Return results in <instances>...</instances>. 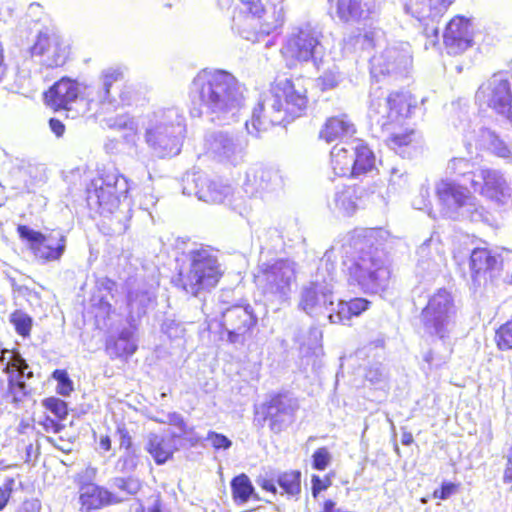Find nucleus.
<instances>
[{
	"label": "nucleus",
	"instance_id": "1",
	"mask_svg": "<svg viewBox=\"0 0 512 512\" xmlns=\"http://www.w3.org/2000/svg\"><path fill=\"white\" fill-rule=\"evenodd\" d=\"M388 236L384 229H369L345 239L336 248V259H342L343 272L350 286L366 294L384 292L390 283L391 270L382 243Z\"/></svg>",
	"mask_w": 512,
	"mask_h": 512
},
{
	"label": "nucleus",
	"instance_id": "2",
	"mask_svg": "<svg viewBox=\"0 0 512 512\" xmlns=\"http://www.w3.org/2000/svg\"><path fill=\"white\" fill-rule=\"evenodd\" d=\"M190 113L207 115L213 122L230 124L244 106L242 86L236 77L220 69H203L189 86Z\"/></svg>",
	"mask_w": 512,
	"mask_h": 512
},
{
	"label": "nucleus",
	"instance_id": "3",
	"mask_svg": "<svg viewBox=\"0 0 512 512\" xmlns=\"http://www.w3.org/2000/svg\"><path fill=\"white\" fill-rule=\"evenodd\" d=\"M129 184L118 171H108L91 180L87 186V204L101 217V227L110 235H121L131 218L130 204L126 199Z\"/></svg>",
	"mask_w": 512,
	"mask_h": 512
},
{
	"label": "nucleus",
	"instance_id": "4",
	"mask_svg": "<svg viewBox=\"0 0 512 512\" xmlns=\"http://www.w3.org/2000/svg\"><path fill=\"white\" fill-rule=\"evenodd\" d=\"M305 90L296 88L290 79L279 80L263 93L245 127L248 134L260 137L274 125H281L300 117L307 107Z\"/></svg>",
	"mask_w": 512,
	"mask_h": 512
},
{
	"label": "nucleus",
	"instance_id": "5",
	"mask_svg": "<svg viewBox=\"0 0 512 512\" xmlns=\"http://www.w3.org/2000/svg\"><path fill=\"white\" fill-rule=\"evenodd\" d=\"M122 78L123 74L119 69L108 68L101 73L99 86L89 88L77 80L62 77L44 93V100L55 111H71L72 105L81 95H86L89 102L97 103L103 110L113 111L121 105L130 104V98L124 91L118 96L112 92L113 85Z\"/></svg>",
	"mask_w": 512,
	"mask_h": 512
},
{
	"label": "nucleus",
	"instance_id": "6",
	"mask_svg": "<svg viewBox=\"0 0 512 512\" xmlns=\"http://www.w3.org/2000/svg\"><path fill=\"white\" fill-rule=\"evenodd\" d=\"M144 141L158 158L177 156L187 133L186 118L178 107L158 108L141 119Z\"/></svg>",
	"mask_w": 512,
	"mask_h": 512
},
{
	"label": "nucleus",
	"instance_id": "7",
	"mask_svg": "<svg viewBox=\"0 0 512 512\" xmlns=\"http://www.w3.org/2000/svg\"><path fill=\"white\" fill-rule=\"evenodd\" d=\"M189 265L182 267L172 279L173 284L195 297L213 289L223 271L216 252L209 246H200L187 252Z\"/></svg>",
	"mask_w": 512,
	"mask_h": 512
},
{
	"label": "nucleus",
	"instance_id": "8",
	"mask_svg": "<svg viewBox=\"0 0 512 512\" xmlns=\"http://www.w3.org/2000/svg\"><path fill=\"white\" fill-rule=\"evenodd\" d=\"M335 273L336 248L330 247L320 260L314 280L301 292L300 307L310 316L329 320V313L335 312Z\"/></svg>",
	"mask_w": 512,
	"mask_h": 512
},
{
	"label": "nucleus",
	"instance_id": "9",
	"mask_svg": "<svg viewBox=\"0 0 512 512\" xmlns=\"http://www.w3.org/2000/svg\"><path fill=\"white\" fill-rule=\"evenodd\" d=\"M436 193L446 217L491 224V213L468 188L452 180H442L436 186Z\"/></svg>",
	"mask_w": 512,
	"mask_h": 512
},
{
	"label": "nucleus",
	"instance_id": "10",
	"mask_svg": "<svg viewBox=\"0 0 512 512\" xmlns=\"http://www.w3.org/2000/svg\"><path fill=\"white\" fill-rule=\"evenodd\" d=\"M295 261L289 258L260 260L254 273L258 290L272 302H284L296 280Z\"/></svg>",
	"mask_w": 512,
	"mask_h": 512
},
{
	"label": "nucleus",
	"instance_id": "11",
	"mask_svg": "<svg viewBox=\"0 0 512 512\" xmlns=\"http://www.w3.org/2000/svg\"><path fill=\"white\" fill-rule=\"evenodd\" d=\"M412 107L408 93L394 92L386 95L384 90L372 84L369 93L368 117L373 125L389 130L394 124H401L410 114Z\"/></svg>",
	"mask_w": 512,
	"mask_h": 512
},
{
	"label": "nucleus",
	"instance_id": "12",
	"mask_svg": "<svg viewBox=\"0 0 512 512\" xmlns=\"http://www.w3.org/2000/svg\"><path fill=\"white\" fill-rule=\"evenodd\" d=\"M248 138L239 131L218 130L207 133L204 150L208 157L224 165L236 167L247 156Z\"/></svg>",
	"mask_w": 512,
	"mask_h": 512
},
{
	"label": "nucleus",
	"instance_id": "13",
	"mask_svg": "<svg viewBox=\"0 0 512 512\" xmlns=\"http://www.w3.org/2000/svg\"><path fill=\"white\" fill-rule=\"evenodd\" d=\"M456 308L450 292L439 289L429 297L420 314L425 332L431 336L445 339L454 325Z\"/></svg>",
	"mask_w": 512,
	"mask_h": 512
},
{
	"label": "nucleus",
	"instance_id": "14",
	"mask_svg": "<svg viewBox=\"0 0 512 512\" xmlns=\"http://www.w3.org/2000/svg\"><path fill=\"white\" fill-rule=\"evenodd\" d=\"M454 2L455 0H404L405 13L423 27L426 49L439 42V22Z\"/></svg>",
	"mask_w": 512,
	"mask_h": 512
},
{
	"label": "nucleus",
	"instance_id": "15",
	"mask_svg": "<svg viewBox=\"0 0 512 512\" xmlns=\"http://www.w3.org/2000/svg\"><path fill=\"white\" fill-rule=\"evenodd\" d=\"M476 104L491 108L512 125V89L505 73L493 74L475 93Z\"/></svg>",
	"mask_w": 512,
	"mask_h": 512
},
{
	"label": "nucleus",
	"instance_id": "16",
	"mask_svg": "<svg viewBox=\"0 0 512 512\" xmlns=\"http://www.w3.org/2000/svg\"><path fill=\"white\" fill-rule=\"evenodd\" d=\"M258 317L251 305H232L221 312L220 338L235 346H244L251 338Z\"/></svg>",
	"mask_w": 512,
	"mask_h": 512
},
{
	"label": "nucleus",
	"instance_id": "17",
	"mask_svg": "<svg viewBox=\"0 0 512 512\" xmlns=\"http://www.w3.org/2000/svg\"><path fill=\"white\" fill-rule=\"evenodd\" d=\"M412 65L411 46L407 42L389 44L370 60V73L373 78L390 76L403 77L408 74Z\"/></svg>",
	"mask_w": 512,
	"mask_h": 512
},
{
	"label": "nucleus",
	"instance_id": "18",
	"mask_svg": "<svg viewBox=\"0 0 512 512\" xmlns=\"http://www.w3.org/2000/svg\"><path fill=\"white\" fill-rule=\"evenodd\" d=\"M471 186L474 192L497 207L507 209L512 205V188L500 170L488 167L476 169Z\"/></svg>",
	"mask_w": 512,
	"mask_h": 512
},
{
	"label": "nucleus",
	"instance_id": "19",
	"mask_svg": "<svg viewBox=\"0 0 512 512\" xmlns=\"http://www.w3.org/2000/svg\"><path fill=\"white\" fill-rule=\"evenodd\" d=\"M321 33L310 25L296 28L288 37L283 53L292 59L307 62L316 61L322 54Z\"/></svg>",
	"mask_w": 512,
	"mask_h": 512
},
{
	"label": "nucleus",
	"instance_id": "20",
	"mask_svg": "<svg viewBox=\"0 0 512 512\" xmlns=\"http://www.w3.org/2000/svg\"><path fill=\"white\" fill-rule=\"evenodd\" d=\"M195 184L193 193L203 202L210 204L226 203L241 216L248 214L249 209L243 204V200L234 199L233 188L230 185L208 179L203 175H193Z\"/></svg>",
	"mask_w": 512,
	"mask_h": 512
},
{
	"label": "nucleus",
	"instance_id": "21",
	"mask_svg": "<svg viewBox=\"0 0 512 512\" xmlns=\"http://www.w3.org/2000/svg\"><path fill=\"white\" fill-rule=\"evenodd\" d=\"M298 409L297 399L288 393L272 396L263 406L265 419L269 420V427L274 433H280L291 425Z\"/></svg>",
	"mask_w": 512,
	"mask_h": 512
},
{
	"label": "nucleus",
	"instance_id": "22",
	"mask_svg": "<svg viewBox=\"0 0 512 512\" xmlns=\"http://www.w3.org/2000/svg\"><path fill=\"white\" fill-rule=\"evenodd\" d=\"M282 186L283 178L280 170L261 164L250 166L243 181V190L250 197L262 196L263 193L276 191Z\"/></svg>",
	"mask_w": 512,
	"mask_h": 512
},
{
	"label": "nucleus",
	"instance_id": "23",
	"mask_svg": "<svg viewBox=\"0 0 512 512\" xmlns=\"http://www.w3.org/2000/svg\"><path fill=\"white\" fill-rule=\"evenodd\" d=\"M31 55L39 57V62L47 68L61 67L66 63L69 48L55 33L40 32L31 48Z\"/></svg>",
	"mask_w": 512,
	"mask_h": 512
},
{
	"label": "nucleus",
	"instance_id": "24",
	"mask_svg": "<svg viewBox=\"0 0 512 512\" xmlns=\"http://www.w3.org/2000/svg\"><path fill=\"white\" fill-rule=\"evenodd\" d=\"M242 9L260 20V33L269 35L283 25L284 13L281 5L270 0H240Z\"/></svg>",
	"mask_w": 512,
	"mask_h": 512
},
{
	"label": "nucleus",
	"instance_id": "25",
	"mask_svg": "<svg viewBox=\"0 0 512 512\" xmlns=\"http://www.w3.org/2000/svg\"><path fill=\"white\" fill-rule=\"evenodd\" d=\"M443 42L450 55L462 54L471 47L473 31L470 20L460 15L452 18L446 25Z\"/></svg>",
	"mask_w": 512,
	"mask_h": 512
},
{
	"label": "nucleus",
	"instance_id": "26",
	"mask_svg": "<svg viewBox=\"0 0 512 512\" xmlns=\"http://www.w3.org/2000/svg\"><path fill=\"white\" fill-rule=\"evenodd\" d=\"M0 362L4 365V372L9 375L8 385L14 398L19 393L26 394L25 379L33 377L31 371H27L28 364L18 351L3 349L0 355Z\"/></svg>",
	"mask_w": 512,
	"mask_h": 512
},
{
	"label": "nucleus",
	"instance_id": "27",
	"mask_svg": "<svg viewBox=\"0 0 512 512\" xmlns=\"http://www.w3.org/2000/svg\"><path fill=\"white\" fill-rule=\"evenodd\" d=\"M448 122L469 144L477 137L466 102L459 100L451 103Z\"/></svg>",
	"mask_w": 512,
	"mask_h": 512
},
{
	"label": "nucleus",
	"instance_id": "28",
	"mask_svg": "<svg viewBox=\"0 0 512 512\" xmlns=\"http://www.w3.org/2000/svg\"><path fill=\"white\" fill-rule=\"evenodd\" d=\"M155 300V292L146 284L130 288L127 295L129 321L134 322L146 314L147 308Z\"/></svg>",
	"mask_w": 512,
	"mask_h": 512
},
{
	"label": "nucleus",
	"instance_id": "29",
	"mask_svg": "<svg viewBox=\"0 0 512 512\" xmlns=\"http://www.w3.org/2000/svg\"><path fill=\"white\" fill-rule=\"evenodd\" d=\"M373 3L369 0H337L336 15L344 23H355L369 18Z\"/></svg>",
	"mask_w": 512,
	"mask_h": 512
},
{
	"label": "nucleus",
	"instance_id": "30",
	"mask_svg": "<svg viewBox=\"0 0 512 512\" xmlns=\"http://www.w3.org/2000/svg\"><path fill=\"white\" fill-rule=\"evenodd\" d=\"M66 248V238L60 232L43 235L37 244H34V255L44 261L59 260Z\"/></svg>",
	"mask_w": 512,
	"mask_h": 512
},
{
	"label": "nucleus",
	"instance_id": "31",
	"mask_svg": "<svg viewBox=\"0 0 512 512\" xmlns=\"http://www.w3.org/2000/svg\"><path fill=\"white\" fill-rule=\"evenodd\" d=\"M80 502L86 511L100 509L116 502L114 495L96 484H83L80 487Z\"/></svg>",
	"mask_w": 512,
	"mask_h": 512
},
{
	"label": "nucleus",
	"instance_id": "32",
	"mask_svg": "<svg viewBox=\"0 0 512 512\" xmlns=\"http://www.w3.org/2000/svg\"><path fill=\"white\" fill-rule=\"evenodd\" d=\"M474 142L476 145L490 151L495 156L512 162V143L509 145L506 144L494 131L486 127H481L477 132V137Z\"/></svg>",
	"mask_w": 512,
	"mask_h": 512
},
{
	"label": "nucleus",
	"instance_id": "33",
	"mask_svg": "<svg viewBox=\"0 0 512 512\" xmlns=\"http://www.w3.org/2000/svg\"><path fill=\"white\" fill-rule=\"evenodd\" d=\"M350 146L352 152L353 176L371 172L375 168L376 157L373 151L362 140H354Z\"/></svg>",
	"mask_w": 512,
	"mask_h": 512
},
{
	"label": "nucleus",
	"instance_id": "34",
	"mask_svg": "<svg viewBox=\"0 0 512 512\" xmlns=\"http://www.w3.org/2000/svg\"><path fill=\"white\" fill-rule=\"evenodd\" d=\"M370 306V301L365 298H353L350 301L339 300L334 313H329L330 323H345L352 317H357L366 311Z\"/></svg>",
	"mask_w": 512,
	"mask_h": 512
},
{
	"label": "nucleus",
	"instance_id": "35",
	"mask_svg": "<svg viewBox=\"0 0 512 512\" xmlns=\"http://www.w3.org/2000/svg\"><path fill=\"white\" fill-rule=\"evenodd\" d=\"M356 190L352 186L337 185L328 206L333 211L346 215L352 214L356 209Z\"/></svg>",
	"mask_w": 512,
	"mask_h": 512
},
{
	"label": "nucleus",
	"instance_id": "36",
	"mask_svg": "<svg viewBox=\"0 0 512 512\" xmlns=\"http://www.w3.org/2000/svg\"><path fill=\"white\" fill-rule=\"evenodd\" d=\"M498 264V257L486 248H476L470 255V270L473 282L478 281L482 273L493 271Z\"/></svg>",
	"mask_w": 512,
	"mask_h": 512
},
{
	"label": "nucleus",
	"instance_id": "37",
	"mask_svg": "<svg viewBox=\"0 0 512 512\" xmlns=\"http://www.w3.org/2000/svg\"><path fill=\"white\" fill-rule=\"evenodd\" d=\"M354 132V125L346 116L332 117L327 120L320 131V138L324 139L327 143H330L338 139L341 140L346 136H351Z\"/></svg>",
	"mask_w": 512,
	"mask_h": 512
},
{
	"label": "nucleus",
	"instance_id": "38",
	"mask_svg": "<svg viewBox=\"0 0 512 512\" xmlns=\"http://www.w3.org/2000/svg\"><path fill=\"white\" fill-rule=\"evenodd\" d=\"M349 145L342 142L337 143L330 152L331 166L337 176H353L352 152Z\"/></svg>",
	"mask_w": 512,
	"mask_h": 512
},
{
	"label": "nucleus",
	"instance_id": "39",
	"mask_svg": "<svg viewBox=\"0 0 512 512\" xmlns=\"http://www.w3.org/2000/svg\"><path fill=\"white\" fill-rule=\"evenodd\" d=\"M106 349L114 357L131 356L137 349L133 339V330L131 328L122 329L116 339H108Z\"/></svg>",
	"mask_w": 512,
	"mask_h": 512
},
{
	"label": "nucleus",
	"instance_id": "40",
	"mask_svg": "<svg viewBox=\"0 0 512 512\" xmlns=\"http://www.w3.org/2000/svg\"><path fill=\"white\" fill-rule=\"evenodd\" d=\"M146 450L158 465L167 462L174 452L171 441L158 434L149 435Z\"/></svg>",
	"mask_w": 512,
	"mask_h": 512
},
{
	"label": "nucleus",
	"instance_id": "41",
	"mask_svg": "<svg viewBox=\"0 0 512 512\" xmlns=\"http://www.w3.org/2000/svg\"><path fill=\"white\" fill-rule=\"evenodd\" d=\"M415 132L410 130L404 133H393L387 140L388 146L401 157H411L415 151L413 144Z\"/></svg>",
	"mask_w": 512,
	"mask_h": 512
},
{
	"label": "nucleus",
	"instance_id": "42",
	"mask_svg": "<svg viewBox=\"0 0 512 512\" xmlns=\"http://www.w3.org/2000/svg\"><path fill=\"white\" fill-rule=\"evenodd\" d=\"M231 490L234 500L239 504L246 503L252 496L257 498L254 486L246 474H240L232 479Z\"/></svg>",
	"mask_w": 512,
	"mask_h": 512
},
{
	"label": "nucleus",
	"instance_id": "43",
	"mask_svg": "<svg viewBox=\"0 0 512 512\" xmlns=\"http://www.w3.org/2000/svg\"><path fill=\"white\" fill-rule=\"evenodd\" d=\"M277 483L286 494L295 496L301 490V473L299 471L284 472L278 476Z\"/></svg>",
	"mask_w": 512,
	"mask_h": 512
},
{
	"label": "nucleus",
	"instance_id": "44",
	"mask_svg": "<svg viewBox=\"0 0 512 512\" xmlns=\"http://www.w3.org/2000/svg\"><path fill=\"white\" fill-rule=\"evenodd\" d=\"M474 170L473 163L465 158H453L447 165V173L451 176L467 178L471 182Z\"/></svg>",
	"mask_w": 512,
	"mask_h": 512
},
{
	"label": "nucleus",
	"instance_id": "45",
	"mask_svg": "<svg viewBox=\"0 0 512 512\" xmlns=\"http://www.w3.org/2000/svg\"><path fill=\"white\" fill-rule=\"evenodd\" d=\"M383 36L384 33L381 29L373 28L365 31L364 34L358 33L355 37H351L345 42V46L347 47V45L354 40L355 44L360 45L361 49L367 50L374 48Z\"/></svg>",
	"mask_w": 512,
	"mask_h": 512
},
{
	"label": "nucleus",
	"instance_id": "46",
	"mask_svg": "<svg viewBox=\"0 0 512 512\" xmlns=\"http://www.w3.org/2000/svg\"><path fill=\"white\" fill-rule=\"evenodd\" d=\"M410 176L399 167H393L390 171L388 189L394 193L409 187Z\"/></svg>",
	"mask_w": 512,
	"mask_h": 512
},
{
	"label": "nucleus",
	"instance_id": "47",
	"mask_svg": "<svg viewBox=\"0 0 512 512\" xmlns=\"http://www.w3.org/2000/svg\"><path fill=\"white\" fill-rule=\"evenodd\" d=\"M138 461L139 454L137 450L124 451L118 458L115 464V469L121 473H131L137 468Z\"/></svg>",
	"mask_w": 512,
	"mask_h": 512
},
{
	"label": "nucleus",
	"instance_id": "48",
	"mask_svg": "<svg viewBox=\"0 0 512 512\" xmlns=\"http://www.w3.org/2000/svg\"><path fill=\"white\" fill-rule=\"evenodd\" d=\"M497 347L501 351L512 349V319L502 324L495 333Z\"/></svg>",
	"mask_w": 512,
	"mask_h": 512
},
{
	"label": "nucleus",
	"instance_id": "49",
	"mask_svg": "<svg viewBox=\"0 0 512 512\" xmlns=\"http://www.w3.org/2000/svg\"><path fill=\"white\" fill-rule=\"evenodd\" d=\"M343 81V75L338 68L326 70L318 79L317 84L321 90H331L339 86Z\"/></svg>",
	"mask_w": 512,
	"mask_h": 512
},
{
	"label": "nucleus",
	"instance_id": "50",
	"mask_svg": "<svg viewBox=\"0 0 512 512\" xmlns=\"http://www.w3.org/2000/svg\"><path fill=\"white\" fill-rule=\"evenodd\" d=\"M10 321L19 335L23 337L30 335L33 321L28 314L17 310L11 314Z\"/></svg>",
	"mask_w": 512,
	"mask_h": 512
},
{
	"label": "nucleus",
	"instance_id": "51",
	"mask_svg": "<svg viewBox=\"0 0 512 512\" xmlns=\"http://www.w3.org/2000/svg\"><path fill=\"white\" fill-rule=\"evenodd\" d=\"M53 379L57 381V393L66 397L73 391V382L66 370L56 369L52 373Z\"/></svg>",
	"mask_w": 512,
	"mask_h": 512
},
{
	"label": "nucleus",
	"instance_id": "52",
	"mask_svg": "<svg viewBox=\"0 0 512 512\" xmlns=\"http://www.w3.org/2000/svg\"><path fill=\"white\" fill-rule=\"evenodd\" d=\"M112 487L117 488L122 492H125L127 495H134L140 490L141 482L139 481V479L134 477H117L113 479Z\"/></svg>",
	"mask_w": 512,
	"mask_h": 512
},
{
	"label": "nucleus",
	"instance_id": "53",
	"mask_svg": "<svg viewBox=\"0 0 512 512\" xmlns=\"http://www.w3.org/2000/svg\"><path fill=\"white\" fill-rule=\"evenodd\" d=\"M43 406L60 420L65 419L68 415L66 402L57 397H49L44 399Z\"/></svg>",
	"mask_w": 512,
	"mask_h": 512
},
{
	"label": "nucleus",
	"instance_id": "54",
	"mask_svg": "<svg viewBox=\"0 0 512 512\" xmlns=\"http://www.w3.org/2000/svg\"><path fill=\"white\" fill-rule=\"evenodd\" d=\"M309 337L313 340V344L311 346H308L307 349L305 345L301 347V353L305 356L309 354L311 351V354L318 357L322 354V345L320 343L322 338V333L317 328H312L309 331Z\"/></svg>",
	"mask_w": 512,
	"mask_h": 512
},
{
	"label": "nucleus",
	"instance_id": "55",
	"mask_svg": "<svg viewBox=\"0 0 512 512\" xmlns=\"http://www.w3.org/2000/svg\"><path fill=\"white\" fill-rule=\"evenodd\" d=\"M16 488V480L12 477H7L0 485V511H2L9 502L12 492Z\"/></svg>",
	"mask_w": 512,
	"mask_h": 512
},
{
	"label": "nucleus",
	"instance_id": "56",
	"mask_svg": "<svg viewBox=\"0 0 512 512\" xmlns=\"http://www.w3.org/2000/svg\"><path fill=\"white\" fill-rule=\"evenodd\" d=\"M216 450H228L232 446V441L221 433L209 431L206 438Z\"/></svg>",
	"mask_w": 512,
	"mask_h": 512
},
{
	"label": "nucleus",
	"instance_id": "57",
	"mask_svg": "<svg viewBox=\"0 0 512 512\" xmlns=\"http://www.w3.org/2000/svg\"><path fill=\"white\" fill-rule=\"evenodd\" d=\"M365 378L372 384H380L386 379L385 368L381 364H374L367 369Z\"/></svg>",
	"mask_w": 512,
	"mask_h": 512
},
{
	"label": "nucleus",
	"instance_id": "58",
	"mask_svg": "<svg viewBox=\"0 0 512 512\" xmlns=\"http://www.w3.org/2000/svg\"><path fill=\"white\" fill-rule=\"evenodd\" d=\"M312 458H313V463H312L313 468L316 470H320V471L326 469V467L328 466L330 459H331L330 454L325 447L317 449L314 452Z\"/></svg>",
	"mask_w": 512,
	"mask_h": 512
},
{
	"label": "nucleus",
	"instance_id": "59",
	"mask_svg": "<svg viewBox=\"0 0 512 512\" xmlns=\"http://www.w3.org/2000/svg\"><path fill=\"white\" fill-rule=\"evenodd\" d=\"M17 231L21 239L30 243L31 249L34 248V244H37L43 236L42 233L35 231L26 225H19Z\"/></svg>",
	"mask_w": 512,
	"mask_h": 512
},
{
	"label": "nucleus",
	"instance_id": "60",
	"mask_svg": "<svg viewBox=\"0 0 512 512\" xmlns=\"http://www.w3.org/2000/svg\"><path fill=\"white\" fill-rule=\"evenodd\" d=\"M119 435V449L124 451L137 450L132 442L129 432L125 428H118Z\"/></svg>",
	"mask_w": 512,
	"mask_h": 512
},
{
	"label": "nucleus",
	"instance_id": "61",
	"mask_svg": "<svg viewBox=\"0 0 512 512\" xmlns=\"http://www.w3.org/2000/svg\"><path fill=\"white\" fill-rule=\"evenodd\" d=\"M429 191L427 188L422 187L419 192V196H417L413 200V207L418 210H424L429 207L430 201H429Z\"/></svg>",
	"mask_w": 512,
	"mask_h": 512
},
{
	"label": "nucleus",
	"instance_id": "62",
	"mask_svg": "<svg viewBox=\"0 0 512 512\" xmlns=\"http://www.w3.org/2000/svg\"><path fill=\"white\" fill-rule=\"evenodd\" d=\"M507 464L503 475V482L510 485L512 490V446L509 448L506 455Z\"/></svg>",
	"mask_w": 512,
	"mask_h": 512
},
{
	"label": "nucleus",
	"instance_id": "63",
	"mask_svg": "<svg viewBox=\"0 0 512 512\" xmlns=\"http://www.w3.org/2000/svg\"><path fill=\"white\" fill-rule=\"evenodd\" d=\"M455 488L456 487L453 483H444L440 490H436L434 492V496L439 499L446 500L454 493Z\"/></svg>",
	"mask_w": 512,
	"mask_h": 512
},
{
	"label": "nucleus",
	"instance_id": "64",
	"mask_svg": "<svg viewBox=\"0 0 512 512\" xmlns=\"http://www.w3.org/2000/svg\"><path fill=\"white\" fill-rule=\"evenodd\" d=\"M41 505L38 500H27L21 506V512H39Z\"/></svg>",
	"mask_w": 512,
	"mask_h": 512
}]
</instances>
